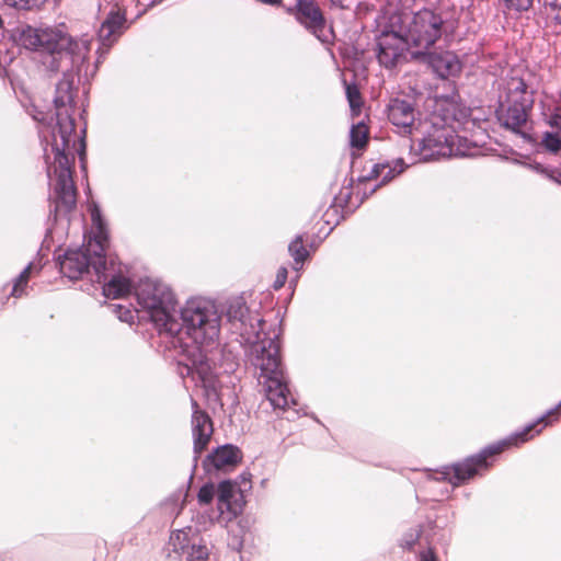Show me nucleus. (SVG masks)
<instances>
[{"label":"nucleus","mask_w":561,"mask_h":561,"mask_svg":"<svg viewBox=\"0 0 561 561\" xmlns=\"http://www.w3.org/2000/svg\"><path fill=\"white\" fill-rule=\"evenodd\" d=\"M185 327L182 343H168L170 347L180 350L186 357H193L194 374L202 386L213 387V364L207 358V348L216 343L220 332V320L214 307L199 301H187L182 311Z\"/></svg>","instance_id":"nucleus-1"},{"label":"nucleus","mask_w":561,"mask_h":561,"mask_svg":"<svg viewBox=\"0 0 561 561\" xmlns=\"http://www.w3.org/2000/svg\"><path fill=\"white\" fill-rule=\"evenodd\" d=\"M137 302L167 343H182L185 327L182 311L178 318L176 300L171 288L158 280L145 279L136 288Z\"/></svg>","instance_id":"nucleus-2"},{"label":"nucleus","mask_w":561,"mask_h":561,"mask_svg":"<svg viewBox=\"0 0 561 561\" xmlns=\"http://www.w3.org/2000/svg\"><path fill=\"white\" fill-rule=\"evenodd\" d=\"M60 127L53 130L51 149L55 153L56 184L54 187L55 217L68 214L77 203V188L72 179L75 147L77 142L76 128L66 119Z\"/></svg>","instance_id":"nucleus-3"},{"label":"nucleus","mask_w":561,"mask_h":561,"mask_svg":"<svg viewBox=\"0 0 561 561\" xmlns=\"http://www.w3.org/2000/svg\"><path fill=\"white\" fill-rule=\"evenodd\" d=\"M92 231L89 241L82 248L69 249L58 257L60 272L70 279H79L92 268L96 279H105V251L108 247L106 226L98 208L91 213Z\"/></svg>","instance_id":"nucleus-4"},{"label":"nucleus","mask_w":561,"mask_h":561,"mask_svg":"<svg viewBox=\"0 0 561 561\" xmlns=\"http://www.w3.org/2000/svg\"><path fill=\"white\" fill-rule=\"evenodd\" d=\"M278 334L262 339L251 348L250 360L260 370L259 383L264 387L265 396L274 408L285 409L290 403L296 404L291 396L279 358Z\"/></svg>","instance_id":"nucleus-5"},{"label":"nucleus","mask_w":561,"mask_h":561,"mask_svg":"<svg viewBox=\"0 0 561 561\" xmlns=\"http://www.w3.org/2000/svg\"><path fill=\"white\" fill-rule=\"evenodd\" d=\"M19 43L32 50L49 54L48 67L51 71L60 69V61L70 56L80 55L87 50L85 43H78L67 34L53 28H36L30 25L23 26L19 32Z\"/></svg>","instance_id":"nucleus-6"},{"label":"nucleus","mask_w":561,"mask_h":561,"mask_svg":"<svg viewBox=\"0 0 561 561\" xmlns=\"http://www.w3.org/2000/svg\"><path fill=\"white\" fill-rule=\"evenodd\" d=\"M443 19L440 14L422 9L417 12L394 11L390 14V26L402 31L415 54H424L442 35Z\"/></svg>","instance_id":"nucleus-7"},{"label":"nucleus","mask_w":561,"mask_h":561,"mask_svg":"<svg viewBox=\"0 0 561 561\" xmlns=\"http://www.w3.org/2000/svg\"><path fill=\"white\" fill-rule=\"evenodd\" d=\"M440 121L442 124L439 123V117L434 114L432 117V129L419 141L417 148L412 144L409 145L410 149L414 150L419 156L420 161L451 157L450 141L453 140L451 122L454 117L446 115Z\"/></svg>","instance_id":"nucleus-8"},{"label":"nucleus","mask_w":561,"mask_h":561,"mask_svg":"<svg viewBox=\"0 0 561 561\" xmlns=\"http://www.w3.org/2000/svg\"><path fill=\"white\" fill-rule=\"evenodd\" d=\"M411 44L402 33L390 26V18L377 38V59L386 68H393L405 60Z\"/></svg>","instance_id":"nucleus-9"},{"label":"nucleus","mask_w":561,"mask_h":561,"mask_svg":"<svg viewBox=\"0 0 561 561\" xmlns=\"http://www.w3.org/2000/svg\"><path fill=\"white\" fill-rule=\"evenodd\" d=\"M507 443L503 442L486 447L480 454L469 457L462 462H458L450 467H446L442 472L443 479L448 480L454 485L465 483L466 481L478 474L481 470L488 469V458L490 456H494L502 453Z\"/></svg>","instance_id":"nucleus-10"},{"label":"nucleus","mask_w":561,"mask_h":561,"mask_svg":"<svg viewBox=\"0 0 561 561\" xmlns=\"http://www.w3.org/2000/svg\"><path fill=\"white\" fill-rule=\"evenodd\" d=\"M286 12L311 32L322 43H331L333 32L327 26L323 13L316 0H296L294 7L286 9Z\"/></svg>","instance_id":"nucleus-11"},{"label":"nucleus","mask_w":561,"mask_h":561,"mask_svg":"<svg viewBox=\"0 0 561 561\" xmlns=\"http://www.w3.org/2000/svg\"><path fill=\"white\" fill-rule=\"evenodd\" d=\"M389 122L400 135H411L415 126L416 111L414 104L403 99H392L387 106Z\"/></svg>","instance_id":"nucleus-12"},{"label":"nucleus","mask_w":561,"mask_h":561,"mask_svg":"<svg viewBox=\"0 0 561 561\" xmlns=\"http://www.w3.org/2000/svg\"><path fill=\"white\" fill-rule=\"evenodd\" d=\"M54 104L57 118L55 128L60 127V123H62L61 121L65 122L66 119H69L75 124V119L72 117L73 75L71 72H65L62 79L57 83ZM73 128H76V125H73Z\"/></svg>","instance_id":"nucleus-13"},{"label":"nucleus","mask_w":561,"mask_h":561,"mask_svg":"<svg viewBox=\"0 0 561 561\" xmlns=\"http://www.w3.org/2000/svg\"><path fill=\"white\" fill-rule=\"evenodd\" d=\"M193 415H192V432L194 438V453L195 460L207 447L213 435V422L209 415L202 411L198 403L192 400Z\"/></svg>","instance_id":"nucleus-14"},{"label":"nucleus","mask_w":561,"mask_h":561,"mask_svg":"<svg viewBox=\"0 0 561 561\" xmlns=\"http://www.w3.org/2000/svg\"><path fill=\"white\" fill-rule=\"evenodd\" d=\"M126 22L125 12L119 8H113L102 22L98 33L101 45L107 49L112 47L126 30Z\"/></svg>","instance_id":"nucleus-15"},{"label":"nucleus","mask_w":561,"mask_h":561,"mask_svg":"<svg viewBox=\"0 0 561 561\" xmlns=\"http://www.w3.org/2000/svg\"><path fill=\"white\" fill-rule=\"evenodd\" d=\"M426 60L432 70L442 79L456 77L462 69L458 56L449 50L427 53Z\"/></svg>","instance_id":"nucleus-16"},{"label":"nucleus","mask_w":561,"mask_h":561,"mask_svg":"<svg viewBox=\"0 0 561 561\" xmlns=\"http://www.w3.org/2000/svg\"><path fill=\"white\" fill-rule=\"evenodd\" d=\"M535 91L529 89L523 78L512 77L505 83V104L524 105L533 107Z\"/></svg>","instance_id":"nucleus-17"},{"label":"nucleus","mask_w":561,"mask_h":561,"mask_svg":"<svg viewBox=\"0 0 561 561\" xmlns=\"http://www.w3.org/2000/svg\"><path fill=\"white\" fill-rule=\"evenodd\" d=\"M241 460V453L238 447L224 445L215 449L204 461L205 467L216 470H230Z\"/></svg>","instance_id":"nucleus-18"},{"label":"nucleus","mask_w":561,"mask_h":561,"mask_svg":"<svg viewBox=\"0 0 561 561\" xmlns=\"http://www.w3.org/2000/svg\"><path fill=\"white\" fill-rule=\"evenodd\" d=\"M408 165L405 164L404 160L402 158H398L393 160L392 162H381L376 163L369 175L368 179H381V184H386L389 181H391L397 175L401 174Z\"/></svg>","instance_id":"nucleus-19"},{"label":"nucleus","mask_w":561,"mask_h":561,"mask_svg":"<svg viewBox=\"0 0 561 561\" xmlns=\"http://www.w3.org/2000/svg\"><path fill=\"white\" fill-rule=\"evenodd\" d=\"M507 108L502 115L503 125L514 131H519L527 123L529 112L533 107L524 105L506 104Z\"/></svg>","instance_id":"nucleus-20"},{"label":"nucleus","mask_w":561,"mask_h":561,"mask_svg":"<svg viewBox=\"0 0 561 561\" xmlns=\"http://www.w3.org/2000/svg\"><path fill=\"white\" fill-rule=\"evenodd\" d=\"M106 279H107V276L105 275V279L102 278L101 282L104 283L103 294L107 298H113V299L122 298V297L126 296L127 294H129L131 290L130 280L121 274L113 275L107 282H106Z\"/></svg>","instance_id":"nucleus-21"},{"label":"nucleus","mask_w":561,"mask_h":561,"mask_svg":"<svg viewBox=\"0 0 561 561\" xmlns=\"http://www.w3.org/2000/svg\"><path fill=\"white\" fill-rule=\"evenodd\" d=\"M234 497V484L230 481H222L217 488V507L220 514H237V510L232 504Z\"/></svg>","instance_id":"nucleus-22"},{"label":"nucleus","mask_w":561,"mask_h":561,"mask_svg":"<svg viewBox=\"0 0 561 561\" xmlns=\"http://www.w3.org/2000/svg\"><path fill=\"white\" fill-rule=\"evenodd\" d=\"M451 157H470L476 154V146L466 137L455 133L453 127V140L450 141Z\"/></svg>","instance_id":"nucleus-23"},{"label":"nucleus","mask_w":561,"mask_h":561,"mask_svg":"<svg viewBox=\"0 0 561 561\" xmlns=\"http://www.w3.org/2000/svg\"><path fill=\"white\" fill-rule=\"evenodd\" d=\"M34 272H38V268L33 263H30L15 278L11 295L15 298L24 295L28 279L33 275Z\"/></svg>","instance_id":"nucleus-24"},{"label":"nucleus","mask_w":561,"mask_h":561,"mask_svg":"<svg viewBox=\"0 0 561 561\" xmlns=\"http://www.w3.org/2000/svg\"><path fill=\"white\" fill-rule=\"evenodd\" d=\"M368 127L363 122L353 125L350 131V142L353 148L363 149L368 141Z\"/></svg>","instance_id":"nucleus-25"},{"label":"nucleus","mask_w":561,"mask_h":561,"mask_svg":"<svg viewBox=\"0 0 561 561\" xmlns=\"http://www.w3.org/2000/svg\"><path fill=\"white\" fill-rule=\"evenodd\" d=\"M540 146L550 153L561 151V130H548L542 133Z\"/></svg>","instance_id":"nucleus-26"},{"label":"nucleus","mask_w":561,"mask_h":561,"mask_svg":"<svg viewBox=\"0 0 561 561\" xmlns=\"http://www.w3.org/2000/svg\"><path fill=\"white\" fill-rule=\"evenodd\" d=\"M248 312L249 309L245 306L244 301H242V299H234L229 304L227 317L231 322L239 321L242 324H244L247 321Z\"/></svg>","instance_id":"nucleus-27"},{"label":"nucleus","mask_w":561,"mask_h":561,"mask_svg":"<svg viewBox=\"0 0 561 561\" xmlns=\"http://www.w3.org/2000/svg\"><path fill=\"white\" fill-rule=\"evenodd\" d=\"M345 92L346 98L351 107L352 115H359L362 106H363V99L359 92V89L356 84H347L345 82Z\"/></svg>","instance_id":"nucleus-28"},{"label":"nucleus","mask_w":561,"mask_h":561,"mask_svg":"<svg viewBox=\"0 0 561 561\" xmlns=\"http://www.w3.org/2000/svg\"><path fill=\"white\" fill-rule=\"evenodd\" d=\"M288 251L293 256L296 265H301L308 257L309 253L304 245L302 236H297L288 247Z\"/></svg>","instance_id":"nucleus-29"},{"label":"nucleus","mask_w":561,"mask_h":561,"mask_svg":"<svg viewBox=\"0 0 561 561\" xmlns=\"http://www.w3.org/2000/svg\"><path fill=\"white\" fill-rule=\"evenodd\" d=\"M169 543L173 552L179 554L184 553L190 543L187 533L185 530L173 531L170 536Z\"/></svg>","instance_id":"nucleus-30"},{"label":"nucleus","mask_w":561,"mask_h":561,"mask_svg":"<svg viewBox=\"0 0 561 561\" xmlns=\"http://www.w3.org/2000/svg\"><path fill=\"white\" fill-rule=\"evenodd\" d=\"M542 115L545 123L551 130H561V105L549 107Z\"/></svg>","instance_id":"nucleus-31"},{"label":"nucleus","mask_w":561,"mask_h":561,"mask_svg":"<svg viewBox=\"0 0 561 561\" xmlns=\"http://www.w3.org/2000/svg\"><path fill=\"white\" fill-rule=\"evenodd\" d=\"M4 4L16 10L39 9L47 0H3Z\"/></svg>","instance_id":"nucleus-32"},{"label":"nucleus","mask_w":561,"mask_h":561,"mask_svg":"<svg viewBox=\"0 0 561 561\" xmlns=\"http://www.w3.org/2000/svg\"><path fill=\"white\" fill-rule=\"evenodd\" d=\"M208 550L205 546L193 545L187 556V561H207Z\"/></svg>","instance_id":"nucleus-33"},{"label":"nucleus","mask_w":561,"mask_h":561,"mask_svg":"<svg viewBox=\"0 0 561 561\" xmlns=\"http://www.w3.org/2000/svg\"><path fill=\"white\" fill-rule=\"evenodd\" d=\"M215 495V488L213 484H205L203 485L197 494L198 502L201 504H209Z\"/></svg>","instance_id":"nucleus-34"},{"label":"nucleus","mask_w":561,"mask_h":561,"mask_svg":"<svg viewBox=\"0 0 561 561\" xmlns=\"http://www.w3.org/2000/svg\"><path fill=\"white\" fill-rule=\"evenodd\" d=\"M114 313L117 314L118 319L124 322H131L134 320V313L130 309L122 305H111Z\"/></svg>","instance_id":"nucleus-35"},{"label":"nucleus","mask_w":561,"mask_h":561,"mask_svg":"<svg viewBox=\"0 0 561 561\" xmlns=\"http://www.w3.org/2000/svg\"><path fill=\"white\" fill-rule=\"evenodd\" d=\"M508 9H514L518 12L528 11L534 3V0H504Z\"/></svg>","instance_id":"nucleus-36"},{"label":"nucleus","mask_w":561,"mask_h":561,"mask_svg":"<svg viewBox=\"0 0 561 561\" xmlns=\"http://www.w3.org/2000/svg\"><path fill=\"white\" fill-rule=\"evenodd\" d=\"M546 7H549L552 11L556 12L553 15V23L560 26L561 31V0L546 1Z\"/></svg>","instance_id":"nucleus-37"},{"label":"nucleus","mask_w":561,"mask_h":561,"mask_svg":"<svg viewBox=\"0 0 561 561\" xmlns=\"http://www.w3.org/2000/svg\"><path fill=\"white\" fill-rule=\"evenodd\" d=\"M552 414H554V411H550V412L548 413V415L542 416L540 420H538V422H537V423H535V424L529 425L528 427H526V430H525L523 433H520V434L518 435V437L520 438V440H522V442H526V440L528 439V437H527L528 433H529L531 430H534L537 425L545 423V424H543V426H546V425L548 424V422H547L546 420H547L550 415H552Z\"/></svg>","instance_id":"nucleus-38"},{"label":"nucleus","mask_w":561,"mask_h":561,"mask_svg":"<svg viewBox=\"0 0 561 561\" xmlns=\"http://www.w3.org/2000/svg\"><path fill=\"white\" fill-rule=\"evenodd\" d=\"M187 359L190 360V363L180 365L179 373L182 377L191 376L193 379H195L193 357H187Z\"/></svg>","instance_id":"nucleus-39"},{"label":"nucleus","mask_w":561,"mask_h":561,"mask_svg":"<svg viewBox=\"0 0 561 561\" xmlns=\"http://www.w3.org/2000/svg\"><path fill=\"white\" fill-rule=\"evenodd\" d=\"M425 0H399V4L401 8L399 11L408 12L409 10H412L413 7L416 5L417 3H422Z\"/></svg>","instance_id":"nucleus-40"},{"label":"nucleus","mask_w":561,"mask_h":561,"mask_svg":"<svg viewBox=\"0 0 561 561\" xmlns=\"http://www.w3.org/2000/svg\"><path fill=\"white\" fill-rule=\"evenodd\" d=\"M286 279H287V270L285 267H283L277 272V276H276V280H275V288H280L282 286H284Z\"/></svg>","instance_id":"nucleus-41"},{"label":"nucleus","mask_w":561,"mask_h":561,"mask_svg":"<svg viewBox=\"0 0 561 561\" xmlns=\"http://www.w3.org/2000/svg\"><path fill=\"white\" fill-rule=\"evenodd\" d=\"M420 561H437V559L434 552L428 549L420 554Z\"/></svg>","instance_id":"nucleus-42"},{"label":"nucleus","mask_w":561,"mask_h":561,"mask_svg":"<svg viewBox=\"0 0 561 561\" xmlns=\"http://www.w3.org/2000/svg\"><path fill=\"white\" fill-rule=\"evenodd\" d=\"M345 0H330V3L332 7L340 8V9H346L347 7L344 3Z\"/></svg>","instance_id":"nucleus-43"},{"label":"nucleus","mask_w":561,"mask_h":561,"mask_svg":"<svg viewBox=\"0 0 561 561\" xmlns=\"http://www.w3.org/2000/svg\"><path fill=\"white\" fill-rule=\"evenodd\" d=\"M257 323H259L260 330H263L264 321L262 319H257Z\"/></svg>","instance_id":"nucleus-44"},{"label":"nucleus","mask_w":561,"mask_h":561,"mask_svg":"<svg viewBox=\"0 0 561 561\" xmlns=\"http://www.w3.org/2000/svg\"><path fill=\"white\" fill-rule=\"evenodd\" d=\"M556 181H557L558 183H560V184H561V173H560V174H559V176L556 179Z\"/></svg>","instance_id":"nucleus-45"},{"label":"nucleus","mask_w":561,"mask_h":561,"mask_svg":"<svg viewBox=\"0 0 561 561\" xmlns=\"http://www.w3.org/2000/svg\"><path fill=\"white\" fill-rule=\"evenodd\" d=\"M560 409H561V400L556 410H560Z\"/></svg>","instance_id":"nucleus-46"}]
</instances>
